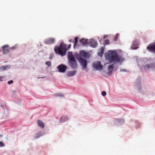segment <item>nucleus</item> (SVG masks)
<instances>
[{"instance_id": "nucleus-1", "label": "nucleus", "mask_w": 155, "mask_h": 155, "mask_svg": "<svg viewBox=\"0 0 155 155\" xmlns=\"http://www.w3.org/2000/svg\"><path fill=\"white\" fill-rule=\"evenodd\" d=\"M106 57L110 62H122L124 60V58L120 55H118V54L115 51L111 50L108 51Z\"/></svg>"}, {"instance_id": "nucleus-2", "label": "nucleus", "mask_w": 155, "mask_h": 155, "mask_svg": "<svg viewBox=\"0 0 155 155\" xmlns=\"http://www.w3.org/2000/svg\"><path fill=\"white\" fill-rule=\"evenodd\" d=\"M67 49L66 48V45L64 43L61 44L59 46H56L54 49L55 53L62 56L65 55Z\"/></svg>"}, {"instance_id": "nucleus-3", "label": "nucleus", "mask_w": 155, "mask_h": 155, "mask_svg": "<svg viewBox=\"0 0 155 155\" xmlns=\"http://www.w3.org/2000/svg\"><path fill=\"white\" fill-rule=\"evenodd\" d=\"M68 59L70 66L73 69L77 67V61L72 54V52H69L68 54Z\"/></svg>"}, {"instance_id": "nucleus-4", "label": "nucleus", "mask_w": 155, "mask_h": 155, "mask_svg": "<svg viewBox=\"0 0 155 155\" xmlns=\"http://www.w3.org/2000/svg\"><path fill=\"white\" fill-rule=\"evenodd\" d=\"M94 68L97 70H102L103 67L101 65V62L97 61L95 62L93 64Z\"/></svg>"}, {"instance_id": "nucleus-5", "label": "nucleus", "mask_w": 155, "mask_h": 155, "mask_svg": "<svg viewBox=\"0 0 155 155\" xmlns=\"http://www.w3.org/2000/svg\"><path fill=\"white\" fill-rule=\"evenodd\" d=\"M90 55L87 52H85L84 51H81L80 52V55L79 56L78 58H88L90 57Z\"/></svg>"}, {"instance_id": "nucleus-6", "label": "nucleus", "mask_w": 155, "mask_h": 155, "mask_svg": "<svg viewBox=\"0 0 155 155\" xmlns=\"http://www.w3.org/2000/svg\"><path fill=\"white\" fill-rule=\"evenodd\" d=\"M59 72L64 73L67 70V67L65 65L61 64L58 65L57 67Z\"/></svg>"}, {"instance_id": "nucleus-7", "label": "nucleus", "mask_w": 155, "mask_h": 155, "mask_svg": "<svg viewBox=\"0 0 155 155\" xmlns=\"http://www.w3.org/2000/svg\"><path fill=\"white\" fill-rule=\"evenodd\" d=\"M147 49L150 52L155 53V43L149 44Z\"/></svg>"}, {"instance_id": "nucleus-8", "label": "nucleus", "mask_w": 155, "mask_h": 155, "mask_svg": "<svg viewBox=\"0 0 155 155\" xmlns=\"http://www.w3.org/2000/svg\"><path fill=\"white\" fill-rule=\"evenodd\" d=\"M78 60L81 63L82 67L84 68H86L87 66V62L85 59H84L81 58H78Z\"/></svg>"}, {"instance_id": "nucleus-9", "label": "nucleus", "mask_w": 155, "mask_h": 155, "mask_svg": "<svg viewBox=\"0 0 155 155\" xmlns=\"http://www.w3.org/2000/svg\"><path fill=\"white\" fill-rule=\"evenodd\" d=\"M55 42V39L53 38H49L46 39L45 41V43L47 44H52Z\"/></svg>"}, {"instance_id": "nucleus-10", "label": "nucleus", "mask_w": 155, "mask_h": 155, "mask_svg": "<svg viewBox=\"0 0 155 155\" xmlns=\"http://www.w3.org/2000/svg\"><path fill=\"white\" fill-rule=\"evenodd\" d=\"M89 45L92 47L95 48L97 45V43L94 39H91L89 42Z\"/></svg>"}, {"instance_id": "nucleus-11", "label": "nucleus", "mask_w": 155, "mask_h": 155, "mask_svg": "<svg viewBox=\"0 0 155 155\" xmlns=\"http://www.w3.org/2000/svg\"><path fill=\"white\" fill-rule=\"evenodd\" d=\"M8 46V45H5L2 47V51L3 54H6L8 53L9 51L7 49Z\"/></svg>"}, {"instance_id": "nucleus-12", "label": "nucleus", "mask_w": 155, "mask_h": 155, "mask_svg": "<svg viewBox=\"0 0 155 155\" xmlns=\"http://www.w3.org/2000/svg\"><path fill=\"white\" fill-rule=\"evenodd\" d=\"M138 45V41H137L135 40L133 42V44L131 48L133 49H136L138 48L137 47Z\"/></svg>"}, {"instance_id": "nucleus-13", "label": "nucleus", "mask_w": 155, "mask_h": 155, "mask_svg": "<svg viewBox=\"0 0 155 155\" xmlns=\"http://www.w3.org/2000/svg\"><path fill=\"white\" fill-rule=\"evenodd\" d=\"M76 73V71H73L68 72L67 73V75L69 77H72L74 76Z\"/></svg>"}, {"instance_id": "nucleus-14", "label": "nucleus", "mask_w": 155, "mask_h": 155, "mask_svg": "<svg viewBox=\"0 0 155 155\" xmlns=\"http://www.w3.org/2000/svg\"><path fill=\"white\" fill-rule=\"evenodd\" d=\"M38 124L40 127L44 128L45 127V124L42 121L40 120H38Z\"/></svg>"}, {"instance_id": "nucleus-15", "label": "nucleus", "mask_w": 155, "mask_h": 155, "mask_svg": "<svg viewBox=\"0 0 155 155\" xmlns=\"http://www.w3.org/2000/svg\"><path fill=\"white\" fill-rule=\"evenodd\" d=\"M80 41L83 45H86L87 43V40L84 38H82Z\"/></svg>"}, {"instance_id": "nucleus-16", "label": "nucleus", "mask_w": 155, "mask_h": 155, "mask_svg": "<svg viewBox=\"0 0 155 155\" xmlns=\"http://www.w3.org/2000/svg\"><path fill=\"white\" fill-rule=\"evenodd\" d=\"M78 37H75L74 38V40H75V42L74 43V47H75V46L77 44V43L78 41Z\"/></svg>"}, {"instance_id": "nucleus-17", "label": "nucleus", "mask_w": 155, "mask_h": 155, "mask_svg": "<svg viewBox=\"0 0 155 155\" xmlns=\"http://www.w3.org/2000/svg\"><path fill=\"white\" fill-rule=\"evenodd\" d=\"M42 135L41 133V132H39L36 135V137L37 138H38L39 137H40Z\"/></svg>"}, {"instance_id": "nucleus-18", "label": "nucleus", "mask_w": 155, "mask_h": 155, "mask_svg": "<svg viewBox=\"0 0 155 155\" xmlns=\"http://www.w3.org/2000/svg\"><path fill=\"white\" fill-rule=\"evenodd\" d=\"M114 68V65L111 64L108 67V70H110L111 69H113Z\"/></svg>"}, {"instance_id": "nucleus-19", "label": "nucleus", "mask_w": 155, "mask_h": 155, "mask_svg": "<svg viewBox=\"0 0 155 155\" xmlns=\"http://www.w3.org/2000/svg\"><path fill=\"white\" fill-rule=\"evenodd\" d=\"M45 64L48 67H50L51 65V63L50 61H47L46 62Z\"/></svg>"}, {"instance_id": "nucleus-20", "label": "nucleus", "mask_w": 155, "mask_h": 155, "mask_svg": "<svg viewBox=\"0 0 155 155\" xmlns=\"http://www.w3.org/2000/svg\"><path fill=\"white\" fill-rule=\"evenodd\" d=\"M6 68H7V66H2L1 68V69L2 71H4L6 69Z\"/></svg>"}, {"instance_id": "nucleus-21", "label": "nucleus", "mask_w": 155, "mask_h": 155, "mask_svg": "<svg viewBox=\"0 0 155 155\" xmlns=\"http://www.w3.org/2000/svg\"><path fill=\"white\" fill-rule=\"evenodd\" d=\"M118 33H117L115 35V38H114V40L115 41H116L117 40V38H118Z\"/></svg>"}, {"instance_id": "nucleus-22", "label": "nucleus", "mask_w": 155, "mask_h": 155, "mask_svg": "<svg viewBox=\"0 0 155 155\" xmlns=\"http://www.w3.org/2000/svg\"><path fill=\"white\" fill-rule=\"evenodd\" d=\"M120 71L121 72H126L127 71L125 69H121L120 70Z\"/></svg>"}, {"instance_id": "nucleus-23", "label": "nucleus", "mask_w": 155, "mask_h": 155, "mask_svg": "<svg viewBox=\"0 0 155 155\" xmlns=\"http://www.w3.org/2000/svg\"><path fill=\"white\" fill-rule=\"evenodd\" d=\"M101 94L103 96H105L106 95V92L105 91H103L101 92Z\"/></svg>"}, {"instance_id": "nucleus-24", "label": "nucleus", "mask_w": 155, "mask_h": 155, "mask_svg": "<svg viewBox=\"0 0 155 155\" xmlns=\"http://www.w3.org/2000/svg\"><path fill=\"white\" fill-rule=\"evenodd\" d=\"M104 43L106 44H109V41L108 40L106 39L104 41Z\"/></svg>"}, {"instance_id": "nucleus-25", "label": "nucleus", "mask_w": 155, "mask_h": 155, "mask_svg": "<svg viewBox=\"0 0 155 155\" xmlns=\"http://www.w3.org/2000/svg\"><path fill=\"white\" fill-rule=\"evenodd\" d=\"M4 145V144L2 142H0V147H3Z\"/></svg>"}, {"instance_id": "nucleus-26", "label": "nucleus", "mask_w": 155, "mask_h": 155, "mask_svg": "<svg viewBox=\"0 0 155 155\" xmlns=\"http://www.w3.org/2000/svg\"><path fill=\"white\" fill-rule=\"evenodd\" d=\"M13 83V81L12 80H10L9 81H8V83L9 84H12Z\"/></svg>"}, {"instance_id": "nucleus-27", "label": "nucleus", "mask_w": 155, "mask_h": 155, "mask_svg": "<svg viewBox=\"0 0 155 155\" xmlns=\"http://www.w3.org/2000/svg\"><path fill=\"white\" fill-rule=\"evenodd\" d=\"M103 54V52H100L99 53L98 55L100 56H101Z\"/></svg>"}, {"instance_id": "nucleus-28", "label": "nucleus", "mask_w": 155, "mask_h": 155, "mask_svg": "<svg viewBox=\"0 0 155 155\" xmlns=\"http://www.w3.org/2000/svg\"><path fill=\"white\" fill-rule=\"evenodd\" d=\"M120 122H121L122 123H124V120L123 119H120Z\"/></svg>"}, {"instance_id": "nucleus-29", "label": "nucleus", "mask_w": 155, "mask_h": 155, "mask_svg": "<svg viewBox=\"0 0 155 155\" xmlns=\"http://www.w3.org/2000/svg\"><path fill=\"white\" fill-rule=\"evenodd\" d=\"M4 79V78L2 76L0 77V81H3Z\"/></svg>"}, {"instance_id": "nucleus-30", "label": "nucleus", "mask_w": 155, "mask_h": 155, "mask_svg": "<svg viewBox=\"0 0 155 155\" xmlns=\"http://www.w3.org/2000/svg\"><path fill=\"white\" fill-rule=\"evenodd\" d=\"M71 44H70L69 45V46H68V48H67V50L68 49H69L70 47H71Z\"/></svg>"}, {"instance_id": "nucleus-31", "label": "nucleus", "mask_w": 155, "mask_h": 155, "mask_svg": "<svg viewBox=\"0 0 155 155\" xmlns=\"http://www.w3.org/2000/svg\"><path fill=\"white\" fill-rule=\"evenodd\" d=\"M69 41L70 42H74V41H73L72 40V39H70L69 40Z\"/></svg>"}, {"instance_id": "nucleus-32", "label": "nucleus", "mask_w": 155, "mask_h": 155, "mask_svg": "<svg viewBox=\"0 0 155 155\" xmlns=\"http://www.w3.org/2000/svg\"><path fill=\"white\" fill-rule=\"evenodd\" d=\"M57 96H60V97H62V96H63V95L62 94H59Z\"/></svg>"}, {"instance_id": "nucleus-33", "label": "nucleus", "mask_w": 155, "mask_h": 155, "mask_svg": "<svg viewBox=\"0 0 155 155\" xmlns=\"http://www.w3.org/2000/svg\"><path fill=\"white\" fill-rule=\"evenodd\" d=\"M104 49L103 48H101V52H103V53H104Z\"/></svg>"}, {"instance_id": "nucleus-34", "label": "nucleus", "mask_w": 155, "mask_h": 155, "mask_svg": "<svg viewBox=\"0 0 155 155\" xmlns=\"http://www.w3.org/2000/svg\"><path fill=\"white\" fill-rule=\"evenodd\" d=\"M45 77H38L37 78L39 79V78H45Z\"/></svg>"}, {"instance_id": "nucleus-35", "label": "nucleus", "mask_w": 155, "mask_h": 155, "mask_svg": "<svg viewBox=\"0 0 155 155\" xmlns=\"http://www.w3.org/2000/svg\"><path fill=\"white\" fill-rule=\"evenodd\" d=\"M3 135L2 134H0V137H2Z\"/></svg>"}, {"instance_id": "nucleus-36", "label": "nucleus", "mask_w": 155, "mask_h": 155, "mask_svg": "<svg viewBox=\"0 0 155 155\" xmlns=\"http://www.w3.org/2000/svg\"><path fill=\"white\" fill-rule=\"evenodd\" d=\"M49 59H51V57H49Z\"/></svg>"}, {"instance_id": "nucleus-37", "label": "nucleus", "mask_w": 155, "mask_h": 155, "mask_svg": "<svg viewBox=\"0 0 155 155\" xmlns=\"http://www.w3.org/2000/svg\"><path fill=\"white\" fill-rule=\"evenodd\" d=\"M66 118L67 120H68V118L67 117H66Z\"/></svg>"}, {"instance_id": "nucleus-38", "label": "nucleus", "mask_w": 155, "mask_h": 155, "mask_svg": "<svg viewBox=\"0 0 155 155\" xmlns=\"http://www.w3.org/2000/svg\"><path fill=\"white\" fill-rule=\"evenodd\" d=\"M149 64H148V65H147V66H149Z\"/></svg>"}]
</instances>
